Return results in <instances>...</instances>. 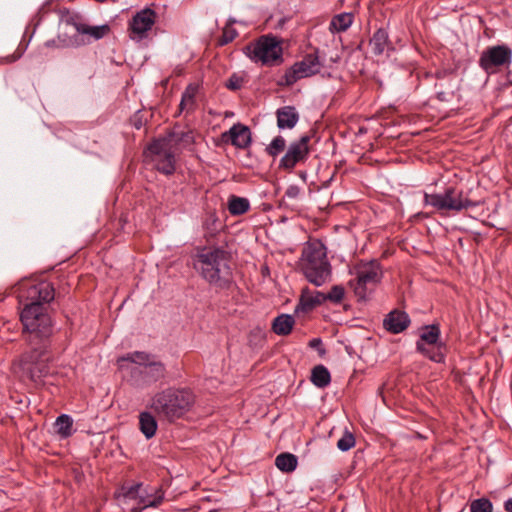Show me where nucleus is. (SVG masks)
<instances>
[{"label":"nucleus","instance_id":"1","mask_svg":"<svg viewBox=\"0 0 512 512\" xmlns=\"http://www.w3.org/2000/svg\"><path fill=\"white\" fill-rule=\"evenodd\" d=\"M117 365L138 386L152 385L166 375L164 363L156 355L144 351H134L119 357Z\"/></svg>","mask_w":512,"mask_h":512},{"label":"nucleus","instance_id":"2","mask_svg":"<svg viewBox=\"0 0 512 512\" xmlns=\"http://www.w3.org/2000/svg\"><path fill=\"white\" fill-rule=\"evenodd\" d=\"M193 142L191 132L183 133L181 137L172 133L167 137L154 140L147 148L146 157L154 164L155 168L166 175L175 171L176 154L179 144L190 145Z\"/></svg>","mask_w":512,"mask_h":512},{"label":"nucleus","instance_id":"3","mask_svg":"<svg viewBox=\"0 0 512 512\" xmlns=\"http://www.w3.org/2000/svg\"><path fill=\"white\" fill-rule=\"evenodd\" d=\"M195 269L210 284L225 288L232 282L228 254L222 249L204 250L197 255Z\"/></svg>","mask_w":512,"mask_h":512},{"label":"nucleus","instance_id":"4","mask_svg":"<svg viewBox=\"0 0 512 512\" xmlns=\"http://www.w3.org/2000/svg\"><path fill=\"white\" fill-rule=\"evenodd\" d=\"M195 402L194 394L188 389L168 388L154 395L151 408L168 420L180 418Z\"/></svg>","mask_w":512,"mask_h":512},{"label":"nucleus","instance_id":"5","mask_svg":"<svg viewBox=\"0 0 512 512\" xmlns=\"http://www.w3.org/2000/svg\"><path fill=\"white\" fill-rule=\"evenodd\" d=\"M301 269L306 279L315 286H322L331 276L326 247L318 240L308 242L303 250Z\"/></svg>","mask_w":512,"mask_h":512},{"label":"nucleus","instance_id":"6","mask_svg":"<svg viewBox=\"0 0 512 512\" xmlns=\"http://www.w3.org/2000/svg\"><path fill=\"white\" fill-rule=\"evenodd\" d=\"M350 273L354 278L349 280L348 285L360 301L372 295L383 277L382 267L375 260L357 263Z\"/></svg>","mask_w":512,"mask_h":512},{"label":"nucleus","instance_id":"7","mask_svg":"<svg viewBox=\"0 0 512 512\" xmlns=\"http://www.w3.org/2000/svg\"><path fill=\"white\" fill-rule=\"evenodd\" d=\"M243 52L252 62L264 66H273L282 62V42L273 35L259 37L246 45Z\"/></svg>","mask_w":512,"mask_h":512},{"label":"nucleus","instance_id":"8","mask_svg":"<svg viewBox=\"0 0 512 512\" xmlns=\"http://www.w3.org/2000/svg\"><path fill=\"white\" fill-rule=\"evenodd\" d=\"M20 321L30 341L42 340L51 334V318L43 305H25L20 313Z\"/></svg>","mask_w":512,"mask_h":512},{"label":"nucleus","instance_id":"9","mask_svg":"<svg viewBox=\"0 0 512 512\" xmlns=\"http://www.w3.org/2000/svg\"><path fill=\"white\" fill-rule=\"evenodd\" d=\"M424 205L439 212L455 211L475 206L463 191L448 187L442 193H424Z\"/></svg>","mask_w":512,"mask_h":512},{"label":"nucleus","instance_id":"10","mask_svg":"<svg viewBox=\"0 0 512 512\" xmlns=\"http://www.w3.org/2000/svg\"><path fill=\"white\" fill-rule=\"evenodd\" d=\"M19 302L23 305H43L54 299V288L47 281L23 280L18 284Z\"/></svg>","mask_w":512,"mask_h":512},{"label":"nucleus","instance_id":"11","mask_svg":"<svg viewBox=\"0 0 512 512\" xmlns=\"http://www.w3.org/2000/svg\"><path fill=\"white\" fill-rule=\"evenodd\" d=\"M512 61V50L506 45L486 48L479 57V66L488 74H495L501 68L509 66Z\"/></svg>","mask_w":512,"mask_h":512},{"label":"nucleus","instance_id":"12","mask_svg":"<svg viewBox=\"0 0 512 512\" xmlns=\"http://www.w3.org/2000/svg\"><path fill=\"white\" fill-rule=\"evenodd\" d=\"M157 14L151 8H144L136 12L128 23V31L132 40H143L148 36L156 23Z\"/></svg>","mask_w":512,"mask_h":512},{"label":"nucleus","instance_id":"13","mask_svg":"<svg viewBox=\"0 0 512 512\" xmlns=\"http://www.w3.org/2000/svg\"><path fill=\"white\" fill-rule=\"evenodd\" d=\"M321 63L315 54L306 55L303 60L296 62L284 75V83L293 85L302 78L313 76L320 72Z\"/></svg>","mask_w":512,"mask_h":512},{"label":"nucleus","instance_id":"14","mask_svg":"<svg viewBox=\"0 0 512 512\" xmlns=\"http://www.w3.org/2000/svg\"><path fill=\"white\" fill-rule=\"evenodd\" d=\"M308 143V136H303L298 141L291 143L280 160V168L292 170L297 164L304 162L309 154Z\"/></svg>","mask_w":512,"mask_h":512},{"label":"nucleus","instance_id":"15","mask_svg":"<svg viewBox=\"0 0 512 512\" xmlns=\"http://www.w3.org/2000/svg\"><path fill=\"white\" fill-rule=\"evenodd\" d=\"M127 495L130 498H138L139 503L143 507L157 506L164 498V492L161 487L144 488L143 482H139L135 487H132Z\"/></svg>","mask_w":512,"mask_h":512},{"label":"nucleus","instance_id":"16","mask_svg":"<svg viewBox=\"0 0 512 512\" xmlns=\"http://www.w3.org/2000/svg\"><path fill=\"white\" fill-rule=\"evenodd\" d=\"M225 141H230L237 148L245 149L251 143V132L249 128L240 123L234 124L227 132L222 135Z\"/></svg>","mask_w":512,"mask_h":512},{"label":"nucleus","instance_id":"17","mask_svg":"<svg viewBox=\"0 0 512 512\" xmlns=\"http://www.w3.org/2000/svg\"><path fill=\"white\" fill-rule=\"evenodd\" d=\"M323 303H325L323 292L311 291L309 288H304L300 295L299 302L295 308V313H308Z\"/></svg>","mask_w":512,"mask_h":512},{"label":"nucleus","instance_id":"18","mask_svg":"<svg viewBox=\"0 0 512 512\" xmlns=\"http://www.w3.org/2000/svg\"><path fill=\"white\" fill-rule=\"evenodd\" d=\"M409 324V316L403 311H392L384 319V327L394 334L401 333L409 326Z\"/></svg>","mask_w":512,"mask_h":512},{"label":"nucleus","instance_id":"19","mask_svg":"<svg viewBox=\"0 0 512 512\" xmlns=\"http://www.w3.org/2000/svg\"><path fill=\"white\" fill-rule=\"evenodd\" d=\"M276 115L279 129H292L299 120V115L292 106H285L278 109Z\"/></svg>","mask_w":512,"mask_h":512},{"label":"nucleus","instance_id":"20","mask_svg":"<svg viewBox=\"0 0 512 512\" xmlns=\"http://www.w3.org/2000/svg\"><path fill=\"white\" fill-rule=\"evenodd\" d=\"M251 208V204L248 198L230 195L227 200V209L231 216H242L246 214Z\"/></svg>","mask_w":512,"mask_h":512},{"label":"nucleus","instance_id":"21","mask_svg":"<svg viewBox=\"0 0 512 512\" xmlns=\"http://www.w3.org/2000/svg\"><path fill=\"white\" fill-rule=\"evenodd\" d=\"M440 330L436 325L426 326L420 334L416 343L417 350H425V346H431L437 342H441Z\"/></svg>","mask_w":512,"mask_h":512},{"label":"nucleus","instance_id":"22","mask_svg":"<svg viewBox=\"0 0 512 512\" xmlns=\"http://www.w3.org/2000/svg\"><path fill=\"white\" fill-rule=\"evenodd\" d=\"M295 320L292 315L280 314L272 322V331L279 336H287L292 332Z\"/></svg>","mask_w":512,"mask_h":512},{"label":"nucleus","instance_id":"23","mask_svg":"<svg viewBox=\"0 0 512 512\" xmlns=\"http://www.w3.org/2000/svg\"><path fill=\"white\" fill-rule=\"evenodd\" d=\"M354 15L352 13L344 12L335 15L329 24V30L332 33H340L346 31L352 25Z\"/></svg>","mask_w":512,"mask_h":512},{"label":"nucleus","instance_id":"24","mask_svg":"<svg viewBox=\"0 0 512 512\" xmlns=\"http://www.w3.org/2000/svg\"><path fill=\"white\" fill-rule=\"evenodd\" d=\"M139 428L147 439L152 438L157 430V422L149 412H142L139 415Z\"/></svg>","mask_w":512,"mask_h":512},{"label":"nucleus","instance_id":"25","mask_svg":"<svg viewBox=\"0 0 512 512\" xmlns=\"http://www.w3.org/2000/svg\"><path fill=\"white\" fill-rule=\"evenodd\" d=\"M417 351L436 363L443 362L445 358V345L442 342H437L431 346H425V350Z\"/></svg>","mask_w":512,"mask_h":512},{"label":"nucleus","instance_id":"26","mask_svg":"<svg viewBox=\"0 0 512 512\" xmlns=\"http://www.w3.org/2000/svg\"><path fill=\"white\" fill-rule=\"evenodd\" d=\"M311 381L319 388H324L329 385L331 376L328 369L323 365L314 367L311 374Z\"/></svg>","mask_w":512,"mask_h":512},{"label":"nucleus","instance_id":"27","mask_svg":"<svg viewBox=\"0 0 512 512\" xmlns=\"http://www.w3.org/2000/svg\"><path fill=\"white\" fill-rule=\"evenodd\" d=\"M42 357V352L34 351L31 354H25L21 360L23 369L27 371L28 377L31 380H36L42 374V370L39 369V374H36L34 369L30 367L32 364H36L39 359Z\"/></svg>","mask_w":512,"mask_h":512},{"label":"nucleus","instance_id":"28","mask_svg":"<svg viewBox=\"0 0 512 512\" xmlns=\"http://www.w3.org/2000/svg\"><path fill=\"white\" fill-rule=\"evenodd\" d=\"M388 44V34L385 30H377L370 40V46L374 54H382Z\"/></svg>","mask_w":512,"mask_h":512},{"label":"nucleus","instance_id":"29","mask_svg":"<svg viewBox=\"0 0 512 512\" xmlns=\"http://www.w3.org/2000/svg\"><path fill=\"white\" fill-rule=\"evenodd\" d=\"M55 429L62 438L71 436L73 434V419L67 414L60 415L55 421Z\"/></svg>","mask_w":512,"mask_h":512},{"label":"nucleus","instance_id":"30","mask_svg":"<svg viewBox=\"0 0 512 512\" xmlns=\"http://www.w3.org/2000/svg\"><path fill=\"white\" fill-rule=\"evenodd\" d=\"M196 94L197 87L194 85H189L182 94V99L180 102V110L190 112L195 108L196 105Z\"/></svg>","mask_w":512,"mask_h":512},{"label":"nucleus","instance_id":"31","mask_svg":"<svg viewBox=\"0 0 512 512\" xmlns=\"http://www.w3.org/2000/svg\"><path fill=\"white\" fill-rule=\"evenodd\" d=\"M276 467L284 472H291L297 466V458L290 453H282L275 459Z\"/></svg>","mask_w":512,"mask_h":512},{"label":"nucleus","instance_id":"32","mask_svg":"<svg viewBox=\"0 0 512 512\" xmlns=\"http://www.w3.org/2000/svg\"><path fill=\"white\" fill-rule=\"evenodd\" d=\"M345 296V289L342 285H334L328 293H324L325 302L340 304Z\"/></svg>","mask_w":512,"mask_h":512},{"label":"nucleus","instance_id":"33","mask_svg":"<svg viewBox=\"0 0 512 512\" xmlns=\"http://www.w3.org/2000/svg\"><path fill=\"white\" fill-rule=\"evenodd\" d=\"M233 24H234V22H229L223 28L222 36L218 40V44L220 46H224V45L232 42L238 36V32L234 28Z\"/></svg>","mask_w":512,"mask_h":512},{"label":"nucleus","instance_id":"34","mask_svg":"<svg viewBox=\"0 0 512 512\" xmlns=\"http://www.w3.org/2000/svg\"><path fill=\"white\" fill-rule=\"evenodd\" d=\"M493 505L487 498L475 499L470 503V512H492Z\"/></svg>","mask_w":512,"mask_h":512},{"label":"nucleus","instance_id":"35","mask_svg":"<svg viewBox=\"0 0 512 512\" xmlns=\"http://www.w3.org/2000/svg\"><path fill=\"white\" fill-rule=\"evenodd\" d=\"M285 145V139L282 136H277L271 141V143L267 147V152L269 155L275 157L284 150Z\"/></svg>","mask_w":512,"mask_h":512},{"label":"nucleus","instance_id":"36","mask_svg":"<svg viewBox=\"0 0 512 512\" xmlns=\"http://www.w3.org/2000/svg\"><path fill=\"white\" fill-rule=\"evenodd\" d=\"M109 31V27L107 25L102 26H91L86 27L82 30L84 34L90 35L95 40L103 38L107 32Z\"/></svg>","mask_w":512,"mask_h":512},{"label":"nucleus","instance_id":"37","mask_svg":"<svg viewBox=\"0 0 512 512\" xmlns=\"http://www.w3.org/2000/svg\"><path fill=\"white\" fill-rule=\"evenodd\" d=\"M355 445V437L349 431H345L337 442V447L341 451H348Z\"/></svg>","mask_w":512,"mask_h":512},{"label":"nucleus","instance_id":"38","mask_svg":"<svg viewBox=\"0 0 512 512\" xmlns=\"http://www.w3.org/2000/svg\"><path fill=\"white\" fill-rule=\"evenodd\" d=\"M26 50V46H23V45H19L17 47V49L14 51V53H12L11 55H8V56H5V57H0V65H6V64H11V63H14L15 61H17L18 59H20L22 57V55L24 54Z\"/></svg>","mask_w":512,"mask_h":512},{"label":"nucleus","instance_id":"39","mask_svg":"<svg viewBox=\"0 0 512 512\" xmlns=\"http://www.w3.org/2000/svg\"><path fill=\"white\" fill-rule=\"evenodd\" d=\"M204 227L211 234L218 230V217L216 213L213 212L207 215L204 221Z\"/></svg>","mask_w":512,"mask_h":512},{"label":"nucleus","instance_id":"40","mask_svg":"<svg viewBox=\"0 0 512 512\" xmlns=\"http://www.w3.org/2000/svg\"><path fill=\"white\" fill-rule=\"evenodd\" d=\"M242 82V78L234 74L229 78L226 86L231 90H237L241 88Z\"/></svg>","mask_w":512,"mask_h":512},{"label":"nucleus","instance_id":"41","mask_svg":"<svg viewBox=\"0 0 512 512\" xmlns=\"http://www.w3.org/2000/svg\"><path fill=\"white\" fill-rule=\"evenodd\" d=\"M300 194V188L296 185H291L287 188L285 195L290 199H295Z\"/></svg>","mask_w":512,"mask_h":512},{"label":"nucleus","instance_id":"42","mask_svg":"<svg viewBox=\"0 0 512 512\" xmlns=\"http://www.w3.org/2000/svg\"><path fill=\"white\" fill-rule=\"evenodd\" d=\"M504 508L507 512H512V498H509L505 504H504Z\"/></svg>","mask_w":512,"mask_h":512},{"label":"nucleus","instance_id":"43","mask_svg":"<svg viewBox=\"0 0 512 512\" xmlns=\"http://www.w3.org/2000/svg\"><path fill=\"white\" fill-rule=\"evenodd\" d=\"M319 342H320V340H319V339H313V340L311 341V343H310V344H311V346H315V345H317V343H319Z\"/></svg>","mask_w":512,"mask_h":512}]
</instances>
